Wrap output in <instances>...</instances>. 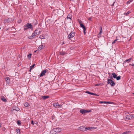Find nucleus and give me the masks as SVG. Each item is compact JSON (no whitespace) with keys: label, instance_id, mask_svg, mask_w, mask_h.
Segmentation results:
<instances>
[{"label":"nucleus","instance_id":"obj_1","mask_svg":"<svg viewBox=\"0 0 134 134\" xmlns=\"http://www.w3.org/2000/svg\"><path fill=\"white\" fill-rule=\"evenodd\" d=\"M61 131V129L59 128H54L52 130V133H54L56 134V133H58Z\"/></svg>","mask_w":134,"mask_h":134},{"label":"nucleus","instance_id":"obj_2","mask_svg":"<svg viewBox=\"0 0 134 134\" xmlns=\"http://www.w3.org/2000/svg\"><path fill=\"white\" fill-rule=\"evenodd\" d=\"M75 35V33L73 31L71 32L68 35V38L69 39H71V38L73 37Z\"/></svg>","mask_w":134,"mask_h":134},{"label":"nucleus","instance_id":"obj_3","mask_svg":"<svg viewBox=\"0 0 134 134\" xmlns=\"http://www.w3.org/2000/svg\"><path fill=\"white\" fill-rule=\"evenodd\" d=\"M107 83L110 84L111 86H113L115 85V83L111 79H110L108 80Z\"/></svg>","mask_w":134,"mask_h":134},{"label":"nucleus","instance_id":"obj_4","mask_svg":"<svg viewBox=\"0 0 134 134\" xmlns=\"http://www.w3.org/2000/svg\"><path fill=\"white\" fill-rule=\"evenodd\" d=\"M91 111V110H87L84 109H81L80 110V112L82 114H84L85 113H89Z\"/></svg>","mask_w":134,"mask_h":134},{"label":"nucleus","instance_id":"obj_5","mask_svg":"<svg viewBox=\"0 0 134 134\" xmlns=\"http://www.w3.org/2000/svg\"><path fill=\"white\" fill-rule=\"evenodd\" d=\"M79 23L80 24V27L83 29L84 33L85 34V31L86 30V27L83 24L81 23V21H79Z\"/></svg>","mask_w":134,"mask_h":134},{"label":"nucleus","instance_id":"obj_6","mask_svg":"<svg viewBox=\"0 0 134 134\" xmlns=\"http://www.w3.org/2000/svg\"><path fill=\"white\" fill-rule=\"evenodd\" d=\"M37 35V32H36V31L35 30L34 32L32 34L31 36L29 37V38L30 39L33 38L35 37V36Z\"/></svg>","mask_w":134,"mask_h":134},{"label":"nucleus","instance_id":"obj_7","mask_svg":"<svg viewBox=\"0 0 134 134\" xmlns=\"http://www.w3.org/2000/svg\"><path fill=\"white\" fill-rule=\"evenodd\" d=\"M48 71V70H44L43 71H42L41 73L40 74V77H41L44 75L45 74V73H46Z\"/></svg>","mask_w":134,"mask_h":134},{"label":"nucleus","instance_id":"obj_8","mask_svg":"<svg viewBox=\"0 0 134 134\" xmlns=\"http://www.w3.org/2000/svg\"><path fill=\"white\" fill-rule=\"evenodd\" d=\"M26 26L27 27V28L29 29H32L33 28L32 25L31 24L27 23Z\"/></svg>","mask_w":134,"mask_h":134},{"label":"nucleus","instance_id":"obj_9","mask_svg":"<svg viewBox=\"0 0 134 134\" xmlns=\"http://www.w3.org/2000/svg\"><path fill=\"white\" fill-rule=\"evenodd\" d=\"M85 127L81 126L79 128V129L81 131H85Z\"/></svg>","mask_w":134,"mask_h":134},{"label":"nucleus","instance_id":"obj_10","mask_svg":"<svg viewBox=\"0 0 134 134\" xmlns=\"http://www.w3.org/2000/svg\"><path fill=\"white\" fill-rule=\"evenodd\" d=\"M36 31H38V32H37V35H38L40 34V33L41 32V31L40 29L38 28L37 29L35 30Z\"/></svg>","mask_w":134,"mask_h":134},{"label":"nucleus","instance_id":"obj_11","mask_svg":"<svg viewBox=\"0 0 134 134\" xmlns=\"http://www.w3.org/2000/svg\"><path fill=\"white\" fill-rule=\"evenodd\" d=\"M126 119L128 120L130 119H131V115L129 114H128L127 115H126Z\"/></svg>","mask_w":134,"mask_h":134},{"label":"nucleus","instance_id":"obj_12","mask_svg":"<svg viewBox=\"0 0 134 134\" xmlns=\"http://www.w3.org/2000/svg\"><path fill=\"white\" fill-rule=\"evenodd\" d=\"M66 54V53L64 51H62V52H60V54L62 55L65 54Z\"/></svg>","mask_w":134,"mask_h":134},{"label":"nucleus","instance_id":"obj_13","mask_svg":"<svg viewBox=\"0 0 134 134\" xmlns=\"http://www.w3.org/2000/svg\"><path fill=\"white\" fill-rule=\"evenodd\" d=\"M112 75L113 76V77L115 79L116 78L117 75L114 72L112 73Z\"/></svg>","mask_w":134,"mask_h":134},{"label":"nucleus","instance_id":"obj_14","mask_svg":"<svg viewBox=\"0 0 134 134\" xmlns=\"http://www.w3.org/2000/svg\"><path fill=\"white\" fill-rule=\"evenodd\" d=\"M59 105V104L57 103H55L53 104L54 107L56 108L58 107V106Z\"/></svg>","mask_w":134,"mask_h":134},{"label":"nucleus","instance_id":"obj_15","mask_svg":"<svg viewBox=\"0 0 134 134\" xmlns=\"http://www.w3.org/2000/svg\"><path fill=\"white\" fill-rule=\"evenodd\" d=\"M13 110L18 111L20 110V109L18 107H14Z\"/></svg>","mask_w":134,"mask_h":134},{"label":"nucleus","instance_id":"obj_16","mask_svg":"<svg viewBox=\"0 0 134 134\" xmlns=\"http://www.w3.org/2000/svg\"><path fill=\"white\" fill-rule=\"evenodd\" d=\"M1 99L4 102H7V100L5 99V98L4 97H1Z\"/></svg>","mask_w":134,"mask_h":134},{"label":"nucleus","instance_id":"obj_17","mask_svg":"<svg viewBox=\"0 0 134 134\" xmlns=\"http://www.w3.org/2000/svg\"><path fill=\"white\" fill-rule=\"evenodd\" d=\"M85 131H87L88 130H90L91 129H93L92 127H85Z\"/></svg>","mask_w":134,"mask_h":134},{"label":"nucleus","instance_id":"obj_18","mask_svg":"<svg viewBox=\"0 0 134 134\" xmlns=\"http://www.w3.org/2000/svg\"><path fill=\"white\" fill-rule=\"evenodd\" d=\"M49 96H42V98L44 99H46L48 98L49 97Z\"/></svg>","mask_w":134,"mask_h":134},{"label":"nucleus","instance_id":"obj_19","mask_svg":"<svg viewBox=\"0 0 134 134\" xmlns=\"http://www.w3.org/2000/svg\"><path fill=\"white\" fill-rule=\"evenodd\" d=\"M71 16L70 14H69L68 15L67 18V19H71Z\"/></svg>","mask_w":134,"mask_h":134},{"label":"nucleus","instance_id":"obj_20","mask_svg":"<svg viewBox=\"0 0 134 134\" xmlns=\"http://www.w3.org/2000/svg\"><path fill=\"white\" fill-rule=\"evenodd\" d=\"M11 19H8L5 20V22L7 23L10 22L11 21Z\"/></svg>","mask_w":134,"mask_h":134},{"label":"nucleus","instance_id":"obj_21","mask_svg":"<svg viewBox=\"0 0 134 134\" xmlns=\"http://www.w3.org/2000/svg\"><path fill=\"white\" fill-rule=\"evenodd\" d=\"M100 32L99 33V35L100 36L101 34L102 33V30L101 26L100 27Z\"/></svg>","mask_w":134,"mask_h":134},{"label":"nucleus","instance_id":"obj_22","mask_svg":"<svg viewBox=\"0 0 134 134\" xmlns=\"http://www.w3.org/2000/svg\"><path fill=\"white\" fill-rule=\"evenodd\" d=\"M5 79L6 81L8 82L10 81V79L8 77H6L5 78Z\"/></svg>","mask_w":134,"mask_h":134},{"label":"nucleus","instance_id":"obj_23","mask_svg":"<svg viewBox=\"0 0 134 134\" xmlns=\"http://www.w3.org/2000/svg\"><path fill=\"white\" fill-rule=\"evenodd\" d=\"M130 131H127L124 132L122 134H127L129 133Z\"/></svg>","mask_w":134,"mask_h":134},{"label":"nucleus","instance_id":"obj_24","mask_svg":"<svg viewBox=\"0 0 134 134\" xmlns=\"http://www.w3.org/2000/svg\"><path fill=\"white\" fill-rule=\"evenodd\" d=\"M132 58H130L129 59H128L126 60L125 62H129L130 61V60L132 59Z\"/></svg>","mask_w":134,"mask_h":134},{"label":"nucleus","instance_id":"obj_25","mask_svg":"<svg viewBox=\"0 0 134 134\" xmlns=\"http://www.w3.org/2000/svg\"><path fill=\"white\" fill-rule=\"evenodd\" d=\"M131 12L130 10L127 13H125L124 14L125 15H127L128 14H129V13H130Z\"/></svg>","mask_w":134,"mask_h":134},{"label":"nucleus","instance_id":"obj_26","mask_svg":"<svg viewBox=\"0 0 134 134\" xmlns=\"http://www.w3.org/2000/svg\"><path fill=\"white\" fill-rule=\"evenodd\" d=\"M29 104L27 102H26L24 104V105L25 107H27L28 106Z\"/></svg>","mask_w":134,"mask_h":134},{"label":"nucleus","instance_id":"obj_27","mask_svg":"<svg viewBox=\"0 0 134 134\" xmlns=\"http://www.w3.org/2000/svg\"><path fill=\"white\" fill-rule=\"evenodd\" d=\"M116 79L117 80H118L120 79L121 76H118V77H116Z\"/></svg>","mask_w":134,"mask_h":134},{"label":"nucleus","instance_id":"obj_28","mask_svg":"<svg viewBox=\"0 0 134 134\" xmlns=\"http://www.w3.org/2000/svg\"><path fill=\"white\" fill-rule=\"evenodd\" d=\"M21 121L20 120H18L17 121V124L18 125H21Z\"/></svg>","mask_w":134,"mask_h":134},{"label":"nucleus","instance_id":"obj_29","mask_svg":"<svg viewBox=\"0 0 134 134\" xmlns=\"http://www.w3.org/2000/svg\"><path fill=\"white\" fill-rule=\"evenodd\" d=\"M35 64H33L32 66H30V68L31 69H32L34 67L35 65Z\"/></svg>","mask_w":134,"mask_h":134},{"label":"nucleus","instance_id":"obj_30","mask_svg":"<svg viewBox=\"0 0 134 134\" xmlns=\"http://www.w3.org/2000/svg\"><path fill=\"white\" fill-rule=\"evenodd\" d=\"M43 45H41L39 46L38 47V49H40V50L42 48Z\"/></svg>","mask_w":134,"mask_h":134},{"label":"nucleus","instance_id":"obj_31","mask_svg":"<svg viewBox=\"0 0 134 134\" xmlns=\"http://www.w3.org/2000/svg\"><path fill=\"white\" fill-rule=\"evenodd\" d=\"M39 38L41 39L44 38V37L43 36L41 35L40 36Z\"/></svg>","mask_w":134,"mask_h":134},{"label":"nucleus","instance_id":"obj_32","mask_svg":"<svg viewBox=\"0 0 134 134\" xmlns=\"http://www.w3.org/2000/svg\"><path fill=\"white\" fill-rule=\"evenodd\" d=\"M106 102L105 101H100L99 102V103L100 104L102 103H105Z\"/></svg>","mask_w":134,"mask_h":134},{"label":"nucleus","instance_id":"obj_33","mask_svg":"<svg viewBox=\"0 0 134 134\" xmlns=\"http://www.w3.org/2000/svg\"><path fill=\"white\" fill-rule=\"evenodd\" d=\"M16 130L17 133L20 132V130L19 129H17Z\"/></svg>","mask_w":134,"mask_h":134},{"label":"nucleus","instance_id":"obj_34","mask_svg":"<svg viewBox=\"0 0 134 134\" xmlns=\"http://www.w3.org/2000/svg\"><path fill=\"white\" fill-rule=\"evenodd\" d=\"M27 27L26 26H24V29L25 30H26L27 29H29L28 28H27Z\"/></svg>","mask_w":134,"mask_h":134},{"label":"nucleus","instance_id":"obj_35","mask_svg":"<svg viewBox=\"0 0 134 134\" xmlns=\"http://www.w3.org/2000/svg\"><path fill=\"white\" fill-rule=\"evenodd\" d=\"M131 119L134 118V114L131 115Z\"/></svg>","mask_w":134,"mask_h":134},{"label":"nucleus","instance_id":"obj_36","mask_svg":"<svg viewBox=\"0 0 134 134\" xmlns=\"http://www.w3.org/2000/svg\"><path fill=\"white\" fill-rule=\"evenodd\" d=\"M132 1V0H129L127 2V4L130 3Z\"/></svg>","mask_w":134,"mask_h":134},{"label":"nucleus","instance_id":"obj_37","mask_svg":"<svg viewBox=\"0 0 134 134\" xmlns=\"http://www.w3.org/2000/svg\"><path fill=\"white\" fill-rule=\"evenodd\" d=\"M116 40H115L114 41H113L112 43V44H114L115 43H116Z\"/></svg>","mask_w":134,"mask_h":134},{"label":"nucleus","instance_id":"obj_38","mask_svg":"<svg viewBox=\"0 0 134 134\" xmlns=\"http://www.w3.org/2000/svg\"><path fill=\"white\" fill-rule=\"evenodd\" d=\"M31 54H29L27 56V57L28 58L30 59L31 58Z\"/></svg>","mask_w":134,"mask_h":134},{"label":"nucleus","instance_id":"obj_39","mask_svg":"<svg viewBox=\"0 0 134 134\" xmlns=\"http://www.w3.org/2000/svg\"><path fill=\"white\" fill-rule=\"evenodd\" d=\"M62 107V105H60L59 104V105L58 106V108H61Z\"/></svg>","mask_w":134,"mask_h":134},{"label":"nucleus","instance_id":"obj_40","mask_svg":"<svg viewBox=\"0 0 134 134\" xmlns=\"http://www.w3.org/2000/svg\"><path fill=\"white\" fill-rule=\"evenodd\" d=\"M105 104H110L111 103V102H106Z\"/></svg>","mask_w":134,"mask_h":134},{"label":"nucleus","instance_id":"obj_41","mask_svg":"<svg viewBox=\"0 0 134 134\" xmlns=\"http://www.w3.org/2000/svg\"><path fill=\"white\" fill-rule=\"evenodd\" d=\"M90 94L93 95V94H94V93H91V92H90Z\"/></svg>","mask_w":134,"mask_h":134},{"label":"nucleus","instance_id":"obj_42","mask_svg":"<svg viewBox=\"0 0 134 134\" xmlns=\"http://www.w3.org/2000/svg\"><path fill=\"white\" fill-rule=\"evenodd\" d=\"M31 123L32 124V125H34V122L33 121H32L31 122Z\"/></svg>","mask_w":134,"mask_h":134},{"label":"nucleus","instance_id":"obj_43","mask_svg":"<svg viewBox=\"0 0 134 134\" xmlns=\"http://www.w3.org/2000/svg\"><path fill=\"white\" fill-rule=\"evenodd\" d=\"M93 95H95V96H98V95L97 94H95V93H94V94H93Z\"/></svg>","mask_w":134,"mask_h":134},{"label":"nucleus","instance_id":"obj_44","mask_svg":"<svg viewBox=\"0 0 134 134\" xmlns=\"http://www.w3.org/2000/svg\"><path fill=\"white\" fill-rule=\"evenodd\" d=\"M90 92H89L88 91H87V92H86V93H88V94H90Z\"/></svg>","mask_w":134,"mask_h":134},{"label":"nucleus","instance_id":"obj_45","mask_svg":"<svg viewBox=\"0 0 134 134\" xmlns=\"http://www.w3.org/2000/svg\"><path fill=\"white\" fill-rule=\"evenodd\" d=\"M88 20H91V18H90L88 19Z\"/></svg>","mask_w":134,"mask_h":134},{"label":"nucleus","instance_id":"obj_46","mask_svg":"<svg viewBox=\"0 0 134 134\" xmlns=\"http://www.w3.org/2000/svg\"><path fill=\"white\" fill-rule=\"evenodd\" d=\"M117 37H116V38L115 39V40H116V41H118V40H119V39H117Z\"/></svg>","mask_w":134,"mask_h":134},{"label":"nucleus","instance_id":"obj_47","mask_svg":"<svg viewBox=\"0 0 134 134\" xmlns=\"http://www.w3.org/2000/svg\"><path fill=\"white\" fill-rule=\"evenodd\" d=\"M50 21V20H47V22H49V21Z\"/></svg>","mask_w":134,"mask_h":134},{"label":"nucleus","instance_id":"obj_48","mask_svg":"<svg viewBox=\"0 0 134 134\" xmlns=\"http://www.w3.org/2000/svg\"><path fill=\"white\" fill-rule=\"evenodd\" d=\"M32 69H30V72L31 71V70H32Z\"/></svg>","mask_w":134,"mask_h":134},{"label":"nucleus","instance_id":"obj_49","mask_svg":"<svg viewBox=\"0 0 134 134\" xmlns=\"http://www.w3.org/2000/svg\"><path fill=\"white\" fill-rule=\"evenodd\" d=\"M132 66H134V64H133L131 65Z\"/></svg>","mask_w":134,"mask_h":134},{"label":"nucleus","instance_id":"obj_50","mask_svg":"<svg viewBox=\"0 0 134 134\" xmlns=\"http://www.w3.org/2000/svg\"><path fill=\"white\" fill-rule=\"evenodd\" d=\"M110 78L111 79H113L112 77L111 76V77H110Z\"/></svg>","mask_w":134,"mask_h":134},{"label":"nucleus","instance_id":"obj_51","mask_svg":"<svg viewBox=\"0 0 134 134\" xmlns=\"http://www.w3.org/2000/svg\"><path fill=\"white\" fill-rule=\"evenodd\" d=\"M114 5V4H112V5L113 6Z\"/></svg>","mask_w":134,"mask_h":134},{"label":"nucleus","instance_id":"obj_52","mask_svg":"<svg viewBox=\"0 0 134 134\" xmlns=\"http://www.w3.org/2000/svg\"><path fill=\"white\" fill-rule=\"evenodd\" d=\"M1 125H0V128L1 127Z\"/></svg>","mask_w":134,"mask_h":134},{"label":"nucleus","instance_id":"obj_53","mask_svg":"<svg viewBox=\"0 0 134 134\" xmlns=\"http://www.w3.org/2000/svg\"><path fill=\"white\" fill-rule=\"evenodd\" d=\"M36 51H35L34 52H36Z\"/></svg>","mask_w":134,"mask_h":134},{"label":"nucleus","instance_id":"obj_54","mask_svg":"<svg viewBox=\"0 0 134 134\" xmlns=\"http://www.w3.org/2000/svg\"><path fill=\"white\" fill-rule=\"evenodd\" d=\"M38 32V31H36V32Z\"/></svg>","mask_w":134,"mask_h":134},{"label":"nucleus","instance_id":"obj_55","mask_svg":"<svg viewBox=\"0 0 134 134\" xmlns=\"http://www.w3.org/2000/svg\"><path fill=\"white\" fill-rule=\"evenodd\" d=\"M133 94H134V93H133Z\"/></svg>","mask_w":134,"mask_h":134}]
</instances>
